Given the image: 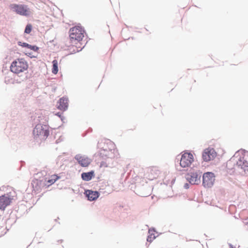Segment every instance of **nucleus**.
<instances>
[{
  "mask_svg": "<svg viewBox=\"0 0 248 248\" xmlns=\"http://www.w3.org/2000/svg\"><path fill=\"white\" fill-rule=\"evenodd\" d=\"M32 30V25L30 23H28L27 24V25L25 27V29L24 30V33L26 34H29L31 33Z\"/></svg>",
  "mask_w": 248,
  "mask_h": 248,
  "instance_id": "21",
  "label": "nucleus"
},
{
  "mask_svg": "<svg viewBox=\"0 0 248 248\" xmlns=\"http://www.w3.org/2000/svg\"><path fill=\"white\" fill-rule=\"evenodd\" d=\"M202 172L197 170L195 172H189L186 176V179L192 185H198L201 183Z\"/></svg>",
  "mask_w": 248,
  "mask_h": 248,
  "instance_id": "8",
  "label": "nucleus"
},
{
  "mask_svg": "<svg viewBox=\"0 0 248 248\" xmlns=\"http://www.w3.org/2000/svg\"><path fill=\"white\" fill-rule=\"evenodd\" d=\"M49 126L48 124H39L36 125L32 130L34 139L38 138L41 140H45L49 135Z\"/></svg>",
  "mask_w": 248,
  "mask_h": 248,
  "instance_id": "2",
  "label": "nucleus"
},
{
  "mask_svg": "<svg viewBox=\"0 0 248 248\" xmlns=\"http://www.w3.org/2000/svg\"><path fill=\"white\" fill-rule=\"evenodd\" d=\"M56 143H58V142L57 141V140H56Z\"/></svg>",
  "mask_w": 248,
  "mask_h": 248,
  "instance_id": "33",
  "label": "nucleus"
},
{
  "mask_svg": "<svg viewBox=\"0 0 248 248\" xmlns=\"http://www.w3.org/2000/svg\"><path fill=\"white\" fill-rule=\"evenodd\" d=\"M175 179H173L172 180H171V184L172 185L175 182Z\"/></svg>",
  "mask_w": 248,
  "mask_h": 248,
  "instance_id": "28",
  "label": "nucleus"
},
{
  "mask_svg": "<svg viewBox=\"0 0 248 248\" xmlns=\"http://www.w3.org/2000/svg\"><path fill=\"white\" fill-rule=\"evenodd\" d=\"M46 183V178H43L42 179H35L32 181L31 185L34 190L39 191L42 187H47Z\"/></svg>",
  "mask_w": 248,
  "mask_h": 248,
  "instance_id": "11",
  "label": "nucleus"
},
{
  "mask_svg": "<svg viewBox=\"0 0 248 248\" xmlns=\"http://www.w3.org/2000/svg\"><path fill=\"white\" fill-rule=\"evenodd\" d=\"M69 33L71 41L76 43V41L79 42L82 40L86 32L83 27L77 26L70 28Z\"/></svg>",
  "mask_w": 248,
  "mask_h": 248,
  "instance_id": "3",
  "label": "nucleus"
},
{
  "mask_svg": "<svg viewBox=\"0 0 248 248\" xmlns=\"http://www.w3.org/2000/svg\"><path fill=\"white\" fill-rule=\"evenodd\" d=\"M68 98L63 96L59 99L57 102V108L58 109L64 111L67 110L68 108Z\"/></svg>",
  "mask_w": 248,
  "mask_h": 248,
  "instance_id": "12",
  "label": "nucleus"
},
{
  "mask_svg": "<svg viewBox=\"0 0 248 248\" xmlns=\"http://www.w3.org/2000/svg\"><path fill=\"white\" fill-rule=\"evenodd\" d=\"M9 8L16 14L26 17L30 15V9L25 4L12 3L9 6Z\"/></svg>",
  "mask_w": 248,
  "mask_h": 248,
  "instance_id": "6",
  "label": "nucleus"
},
{
  "mask_svg": "<svg viewBox=\"0 0 248 248\" xmlns=\"http://www.w3.org/2000/svg\"><path fill=\"white\" fill-rule=\"evenodd\" d=\"M95 176V173L93 170L88 172H83L81 174V177L84 181H89Z\"/></svg>",
  "mask_w": 248,
  "mask_h": 248,
  "instance_id": "14",
  "label": "nucleus"
},
{
  "mask_svg": "<svg viewBox=\"0 0 248 248\" xmlns=\"http://www.w3.org/2000/svg\"><path fill=\"white\" fill-rule=\"evenodd\" d=\"M74 158L77 161L79 165L82 167H88L92 162V160L89 157L85 155H82L80 154L76 155Z\"/></svg>",
  "mask_w": 248,
  "mask_h": 248,
  "instance_id": "10",
  "label": "nucleus"
},
{
  "mask_svg": "<svg viewBox=\"0 0 248 248\" xmlns=\"http://www.w3.org/2000/svg\"><path fill=\"white\" fill-rule=\"evenodd\" d=\"M85 46H83V47L80 49V50H82L84 47Z\"/></svg>",
  "mask_w": 248,
  "mask_h": 248,
  "instance_id": "32",
  "label": "nucleus"
},
{
  "mask_svg": "<svg viewBox=\"0 0 248 248\" xmlns=\"http://www.w3.org/2000/svg\"><path fill=\"white\" fill-rule=\"evenodd\" d=\"M155 232V230L154 228H152L149 230L148 233L150 234L148 235L147 237L146 240L147 242L151 243L156 238V236L155 235V234L153 232Z\"/></svg>",
  "mask_w": 248,
  "mask_h": 248,
  "instance_id": "17",
  "label": "nucleus"
},
{
  "mask_svg": "<svg viewBox=\"0 0 248 248\" xmlns=\"http://www.w3.org/2000/svg\"><path fill=\"white\" fill-rule=\"evenodd\" d=\"M28 48L30 49L31 50H32L35 52H37L39 49V47L38 46H37L31 45L30 44H29Z\"/></svg>",
  "mask_w": 248,
  "mask_h": 248,
  "instance_id": "22",
  "label": "nucleus"
},
{
  "mask_svg": "<svg viewBox=\"0 0 248 248\" xmlns=\"http://www.w3.org/2000/svg\"><path fill=\"white\" fill-rule=\"evenodd\" d=\"M236 153L234 155H235ZM234 155L227 162L226 167L228 169L232 170L233 172L236 170L240 173L248 172V161L244 159V156H240L237 160Z\"/></svg>",
  "mask_w": 248,
  "mask_h": 248,
  "instance_id": "1",
  "label": "nucleus"
},
{
  "mask_svg": "<svg viewBox=\"0 0 248 248\" xmlns=\"http://www.w3.org/2000/svg\"><path fill=\"white\" fill-rule=\"evenodd\" d=\"M84 194L87 200L90 202L95 201L100 196L99 192L92 189L85 190Z\"/></svg>",
  "mask_w": 248,
  "mask_h": 248,
  "instance_id": "13",
  "label": "nucleus"
},
{
  "mask_svg": "<svg viewBox=\"0 0 248 248\" xmlns=\"http://www.w3.org/2000/svg\"><path fill=\"white\" fill-rule=\"evenodd\" d=\"M28 67V64L24 59H17L12 62L10 70L13 73L18 75L27 70Z\"/></svg>",
  "mask_w": 248,
  "mask_h": 248,
  "instance_id": "4",
  "label": "nucleus"
},
{
  "mask_svg": "<svg viewBox=\"0 0 248 248\" xmlns=\"http://www.w3.org/2000/svg\"><path fill=\"white\" fill-rule=\"evenodd\" d=\"M62 113L58 112L55 114V115L58 116L61 119V121L64 123H65L64 121L65 119V118L62 115Z\"/></svg>",
  "mask_w": 248,
  "mask_h": 248,
  "instance_id": "24",
  "label": "nucleus"
},
{
  "mask_svg": "<svg viewBox=\"0 0 248 248\" xmlns=\"http://www.w3.org/2000/svg\"><path fill=\"white\" fill-rule=\"evenodd\" d=\"M190 184H189V183H185V184H184V188H185V189H187L189 188Z\"/></svg>",
  "mask_w": 248,
  "mask_h": 248,
  "instance_id": "26",
  "label": "nucleus"
},
{
  "mask_svg": "<svg viewBox=\"0 0 248 248\" xmlns=\"http://www.w3.org/2000/svg\"><path fill=\"white\" fill-rule=\"evenodd\" d=\"M52 62V72L54 74H56L58 73V71H59L58 62L56 60H54Z\"/></svg>",
  "mask_w": 248,
  "mask_h": 248,
  "instance_id": "19",
  "label": "nucleus"
},
{
  "mask_svg": "<svg viewBox=\"0 0 248 248\" xmlns=\"http://www.w3.org/2000/svg\"><path fill=\"white\" fill-rule=\"evenodd\" d=\"M229 246H230V248H235V247H233L232 244H229Z\"/></svg>",
  "mask_w": 248,
  "mask_h": 248,
  "instance_id": "29",
  "label": "nucleus"
},
{
  "mask_svg": "<svg viewBox=\"0 0 248 248\" xmlns=\"http://www.w3.org/2000/svg\"><path fill=\"white\" fill-rule=\"evenodd\" d=\"M176 169L177 170L180 171L183 170L179 169L178 168Z\"/></svg>",
  "mask_w": 248,
  "mask_h": 248,
  "instance_id": "31",
  "label": "nucleus"
},
{
  "mask_svg": "<svg viewBox=\"0 0 248 248\" xmlns=\"http://www.w3.org/2000/svg\"><path fill=\"white\" fill-rule=\"evenodd\" d=\"M99 156L103 159H106L108 158L111 157L110 155L111 154V150L107 149H102L99 152Z\"/></svg>",
  "mask_w": 248,
  "mask_h": 248,
  "instance_id": "15",
  "label": "nucleus"
},
{
  "mask_svg": "<svg viewBox=\"0 0 248 248\" xmlns=\"http://www.w3.org/2000/svg\"><path fill=\"white\" fill-rule=\"evenodd\" d=\"M205 150L207 153H208L209 155L210 156V157L211 160H213L216 157L217 155V153L213 148H208L207 149H205Z\"/></svg>",
  "mask_w": 248,
  "mask_h": 248,
  "instance_id": "18",
  "label": "nucleus"
},
{
  "mask_svg": "<svg viewBox=\"0 0 248 248\" xmlns=\"http://www.w3.org/2000/svg\"><path fill=\"white\" fill-rule=\"evenodd\" d=\"M17 45L19 46H21L23 47L28 48L29 44L26 42H22L21 41H18Z\"/></svg>",
  "mask_w": 248,
  "mask_h": 248,
  "instance_id": "23",
  "label": "nucleus"
},
{
  "mask_svg": "<svg viewBox=\"0 0 248 248\" xmlns=\"http://www.w3.org/2000/svg\"><path fill=\"white\" fill-rule=\"evenodd\" d=\"M215 175L211 171L204 172L202 176V185L205 188L212 187L215 183Z\"/></svg>",
  "mask_w": 248,
  "mask_h": 248,
  "instance_id": "7",
  "label": "nucleus"
},
{
  "mask_svg": "<svg viewBox=\"0 0 248 248\" xmlns=\"http://www.w3.org/2000/svg\"><path fill=\"white\" fill-rule=\"evenodd\" d=\"M194 161L193 155L191 153L185 152L181 155H178L175 159V163H178L182 168L188 167Z\"/></svg>",
  "mask_w": 248,
  "mask_h": 248,
  "instance_id": "5",
  "label": "nucleus"
},
{
  "mask_svg": "<svg viewBox=\"0 0 248 248\" xmlns=\"http://www.w3.org/2000/svg\"><path fill=\"white\" fill-rule=\"evenodd\" d=\"M25 55L31 58H36V56L32 55V52L26 53Z\"/></svg>",
  "mask_w": 248,
  "mask_h": 248,
  "instance_id": "25",
  "label": "nucleus"
},
{
  "mask_svg": "<svg viewBox=\"0 0 248 248\" xmlns=\"http://www.w3.org/2000/svg\"><path fill=\"white\" fill-rule=\"evenodd\" d=\"M61 178L58 174H54L51 175V178L46 180V186H49L50 185L53 184L55 182Z\"/></svg>",
  "mask_w": 248,
  "mask_h": 248,
  "instance_id": "16",
  "label": "nucleus"
},
{
  "mask_svg": "<svg viewBox=\"0 0 248 248\" xmlns=\"http://www.w3.org/2000/svg\"><path fill=\"white\" fill-rule=\"evenodd\" d=\"M62 241H63V240L61 239V240H58V242H59H59H62Z\"/></svg>",
  "mask_w": 248,
  "mask_h": 248,
  "instance_id": "30",
  "label": "nucleus"
},
{
  "mask_svg": "<svg viewBox=\"0 0 248 248\" xmlns=\"http://www.w3.org/2000/svg\"><path fill=\"white\" fill-rule=\"evenodd\" d=\"M28 78L27 76H25L22 79V81H24L25 80H26Z\"/></svg>",
  "mask_w": 248,
  "mask_h": 248,
  "instance_id": "27",
  "label": "nucleus"
},
{
  "mask_svg": "<svg viewBox=\"0 0 248 248\" xmlns=\"http://www.w3.org/2000/svg\"><path fill=\"white\" fill-rule=\"evenodd\" d=\"M210 156L209 155L208 153L206 152L204 150L202 154V159L203 161L205 162H207L211 160Z\"/></svg>",
  "mask_w": 248,
  "mask_h": 248,
  "instance_id": "20",
  "label": "nucleus"
},
{
  "mask_svg": "<svg viewBox=\"0 0 248 248\" xmlns=\"http://www.w3.org/2000/svg\"><path fill=\"white\" fill-rule=\"evenodd\" d=\"M10 193L0 196V209L4 210L5 208L11 204L13 198L9 195Z\"/></svg>",
  "mask_w": 248,
  "mask_h": 248,
  "instance_id": "9",
  "label": "nucleus"
}]
</instances>
